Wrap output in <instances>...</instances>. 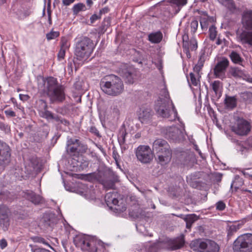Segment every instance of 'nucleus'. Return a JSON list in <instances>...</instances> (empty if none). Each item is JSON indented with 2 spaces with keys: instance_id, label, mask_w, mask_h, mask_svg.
<instances>
[{
  "instance_id": "1",
  "label": "nucleus",
  "mask_w": 252,
  "mask_h": 252,
  "mask_svg": "<svg viewBox=\"0 0 252 252\" xmlns=\"http://www.w3.org/2000/svg\"><path fill=\"white\" fill-rule=\"evenodd\" d=\"M155 110L158 115L162 118H168L170 121L179 119L177 111L164 84L161 86L159 99L156 102Z\"/></svg>"
},
{
  "instance_id": "2",
  "label": "nucleus",
  "mask_w": 252,
  "mask_h": 252,
  "mask_svg": "<svg viewBox=\"0 0 252 252\" xmlns=\"http://www.w3.org/2000/svg\"><path fill=\"white\" fill-rule=\"evenodd\" d=\"M43 92L49 97L51 103H61L65 99L64 87L57 79L49 77L43 80Z\"/></svg>"
},
{
  "instance_id": "3",
  "label": "nucleus",
  "mask_w": 252,
  "mask_h": 252,
  "mask_svg": "<svg viewBox=\"0 0 252 252\" xmlns=\"http://www.w3.org/2000/svg\"><path fill=\"white\" fill-rule=\"evenodd\" d=\"M241 23L244 29L236 32L237 40L243 45L252 46V10H245L243 11Z\"/></svg>"
},
{
  "instance_id": "4",
  "label": "nucleus",
  "mask_w": 252,
  "mask_h": 252,
  "mask_svg": "<svg viewBox=\"0 0 252 252\" xmlns=\"http://www.w3.org/2000/svg\"><path fill=\"white\" fill-rule=\"evenodd\" d=\"M102 91L105 94L116 96L121 94L124 89L123 82L118 76L111 75L102 80L100 83Z\"/></svg>"
},
{
  "instance_id": "5",
  "label": "nucleus",
  "mask_w": 252,
  "mask_h": 252,
  "mask_svg": "<svg viewBox=\"0 0 252 252\" xmlns=\"http://www.w3.org/2000/svg\"><path fill=\"white\" fill-rule=\"evenodd\" d=\"M153 150L157 154L158 162L161 165L169 162L172 157L170 147L167 141L162 139H157L153 144Z\"/></svg>"
},
{
  "instance_id": "6",
  "label": "nucleus",
  "mask_w": 252,
  "mask_h": 252,
  "mask_svg": "<svg viewBox=\"0 0 252 252\" xmlns=\"http://www.w3.org/2000/svg\"><path fill=\"white\" fill-rule=\"evenodd\" d=\"M94 45L93 41L87 37H83L77 43L75 55L77 59L82 61L88 59L93 51Z\"/></svg>"
},
{
  "instance_id": "7",
  "label": "nucleus",
  "mask_w": 252,
  "mask_h": 252,
  "mask_svg": "<svg viewBox=\"0 0 252 252\" xmlns=\"http://www.w3.org/2000/svg\"><path fill=\"white\" fill-rule=\"evenodd\" d=\"M76 247L85 252H96L99 242L94 238L87 235L76 236L73 240Z\"/></svg>"
},
{
  "instance_id": "8",
  "label": "nucleus",
  "mask_w": 252,
  "mask_h": 252,
  "mask_svg": "<svg viewBox=\"0 0 252 252\" xmlns=\"http://www.w3.org/2000/svg\"><path fill=\"white\" fill-rule=\"evenodd\" d=\"M191 249L196 252H219V246L214 241L195 240L190 244Z\"/></svg>"
},
{
  "instance_id": "9",
  "label": "nucleus",
  "mask_w": 252,
  "mask_h": 252,
  "mask_svg": "<svg viewBox=\"0 0 252 252\" xmlns=\"http://www.w3.org/2000/svg\"><path fill=\"white\" fill-rule=\"evenodd\" d=\"M233 250L234 252H252V234L239 236L233 243Z\"/></svg>"
},
{
  "instance_id": "10",
  "label": "nucleus",
  "mask_w": 252,
  "mask_h": 252,
  "mask_svg": "<svg viewBox=\"0 0 252 252\" xmlns=\"http://www.w3.org/2000/svg\"><path fill=\"white\" fill-rule=\"evenodd\" d=\"M105 200L107 205L111 209H113L117 212H123L126 209L125 201L116 191H113L106 193Z\"/></svg>"
},
{
  "instance_id": "11",
  "label": "nucleus",
  "mask_w": 252,
  "mask_h": 252,
  "mask_svg": "<svg viewBox=\"0 0 252 252\" xmlns=\"http://www.w3.org/2000/svg\"><path fill=\"white\" fill-rule=\"evenodd\" d=\"M165 137L174 142H180L185 139V129L175 126L165 128L162 131Z\"/></svg>"
},
{
  "instance_id": "12",
  "label": "nucleus",
  "mask_w": 252,
  "mask_h": 252,
  "mask_svg": "<svg viewBox=\"0 0 252 252\" xmlns=\"http://www.w3.org/2000/svg\"><path fill=\"white\" fill-rule=\"evenodd\" d=\"M185 244L184 237L181 235L174 239L166 238L159 241V245L161 249L172 251L181 249Z\"/></svg>"
},
{
  "instance_id": "13",
  "label": "nucleus",
  "mask_w": 252,
  "mask_h": 252,
  "mask_svg": "<svg viewBox=\"0 0 252 252\" xmlns=\"http://www.w3.org/2000/svg\"><path fill=\"white\" fill-rule=\"evenodd\" d=\"M137 159L143 163H150L153 158V152L149 146L140 145L135 151Z\"/></svg>"
},
{
  "instance_id": "14",
  "label": "nucleus",
  "mask_w": 252,
  "mask_h": 252,
  "mask_svg": "<svg viewBox=\"0 0 252 252\" xmlns=\"http://www.w3.org/2000/svg\"><path fill=\"white\" fill-rule=\"evenodd\" d=\"M114 174L109 169L98 171V177L99 181L105 187L111 188L114 186L115 179Z\"/></svg>"
},
{
  "instance_id": "15",
  "label": "nucleus",
  "mask_w": 252,
  "mask_h": 252,
  "mask_svg": "<svg viewBox=\"0 0 252 252\" xmlns=\"http://www.w3.org/2000/svg\"><path fill=\"white\" fill-rule=\"evenodd\" d=\"M250 124L243 119H238L236 126H233L232 130L237 134L239 135H246L251 131Z\"/></svg>"
},
{
  "instance_id": "16",
  "label": "nucleus",
  "mask_w": 252,
  "mask_h": 252,
  "mask_svg": "<svg viewBox=\"0 0 252 252\" xmlns=\"http://www.w3.org/2000/svg\"><path fill=\"white\" fill-rule=\"evenodd\" d=\"M229 65V61L225 58L218 61L214 68V74L216 78L223 79L225 77V71Z\"/></svg>"
},
{
  "instance_id": "17",
  "label": "nucleus",
  "mask_w": 252,
  "mask_h": 252,
  "mask_svg": "<svg viewBox=\"0 0 252 252\" xmlns=\"http://www.w3.org/2000/svg\"><path fill=\"white\" fill-rule=\"evenodd\" d=\"M122 73L126 83L133 84L138 78V71L135 68L129 66L123 69Z\"/></svg>"
},
{
  "instance_id": "18",
  "label": "nucleus",
  "mask_w": 252,
  "mask_h": 252,
  "mask_svg": "<svg viewBox=\"0 0 252 252\" xmlns=\"http://www.w3.org/2000/svg\"><path fill=\"white\" fill-rule=\"evenodd\" d=\"M39 102L42 107V109L39 111V115L41 117L46 119L48 121L51 120H54L56 122L60 121L59 117L57 115H55L51 111L47 110L48 106L46 101L40 100Z\"/></svg>"
},
{
  "instance_id": "19",
  "label": "nucleus",
  "mask_w": 252,
  "mask_h": 252,
  "mask_svg": "<svg viewBox=\"0 0 252 252\" xmlns=\"http://www.w3.org/2000/svg\"><path fill=\"white\" fill-rule=\"evenodd\" d=\"M9 209L6 206L0 205V225L4 231L8 229L9 225Z\"/></svg>"
},
{
  "instance_id": "20",
  "label": "nucleus",
  "mask_w": 252,
  "mask_h": 252,
  "mask_svg": "<svg viewBox=\"0 0 252 252\" xmlns=\"http://www.w3.org/2000/svg\"><path fill=\"white\" fill-rule=\"evenodd\" d=\"M188 36H183V51L187 55L188 58L190 57V51H193L197 49V41L194 39H191L188 41Z\"/></svg>"
},
{
  "instance_id": "21",
  "label": "nucleus",
  "mask_w": 252,
  "mask_h": 252,
  "mask_svg": "<svg viewBox=\"0 0 252 252\" xmlns=\"http://www.w3.org/2000/svg\"><path fill=\"white\" fill-rule=\"evenodd\" d=\"M199 21L200 26L203 31H206L209 26L213 25L215 19L209 16L206 12L201 11L200 13Z\"/></svg>"
},
{
  "instance_id": "22",
  "label": "nucleus",
  "mask_w": 252,
  "mask_h": 252,
  "mask_svg": "<svg viewBox=\"0 0 252 252\" xmlns=\"http://www.w3.org/2000/svg\"><path fill=\"white\" fill-rule=\"evenodd\" d=\"M230 73L234 77L241 78L249 82H252V78L250 77L247 71L238 67L231 68Z\"/></svg>"
},
{
  "instance_id": "23",
  "label": "nucleus",
  "mask_w": 252,
  "mask_h": 252,
  "mask_svg": "<svg viewBox=\"0 0 252 252\" xmlns=\"http://www.w3.org/2000/svg\"><path fill=\"white\" fill-rule=\"evenodd\" d=\"M24 196L28 200L31 201L35 205H38L44 202L43 198L42 196L35 194L32 191L27 190L25 192Z\"/></svg>"
},
{
  "instance_id": "24",
  "label": "nucleus",
  "mask_w": 252,
  "mask_h": 252,
  "mask_svg": "<svg viewBox=\"0 0 252 252\" xmlns=\"http://www.w3.org/2000/svg\"><path fill=\"white\" fill-rule=\"evenodd\" d=\"M138 116L139 120L143 123L151 118L152 110L149 107L142 106L138 112Z\"/></svg>"
},
{
  "instance_id": "25",
  "label": "nucleus",
  "mask_w": 252,
  "mask_h": 252,
  "mask_svg": "<svg viewBox=\"0 0 252 252\" xmlns=\"http://www.w3.org/2000/svg\"><path fill=\"white\" fill-rule=\"evenodd\" d=\"M10 157L9 147L5 143L0 140V160L3 162L8 160Z\"/></svg>"
},
{
  "instance_id": "26",
  "label": "nucleus",
  "mask_w": 252,
  "mask_h": 252,
  "mask_svg": "<svg viewBox=\"0 0 252 252\" xmlns=\"http://www.w3.org/2000/svg\"><path fill=\"white\" fill-rule=\"evenodd\" d=\"M219 2L226 7L231 13H235L239 11L233 0H219Z\"/></svg>"
},
{
  "instance_id": "27",
  "label": "nucleus",
  "mask_w": 252,
  "mask_h": 252,
  "mask_svg": "<svg viewBox=\"0 0 252 252\" xmlns=\"http://www.w3.org/2000/svg\"><path fill=\"white\" fill-rule=\"evenodd\" d=\"M211 86L212 90L215 93V97L219 99L222 94V85L220 81H214L211 84Z\"/></svg>"
},
{
  "instance_id": "28",
  "label": "nucleus",
  "mask_w": 252,
  "mask_h": 252,
  "mask_svg": "<svg viewBox=\"0 0 252 252\" xmlns=\"http://www.w3.org/2000/svg\"><path fill=\"white\" fill-rule=\"evenodd\" d=\"M42 221L45 227H52L56 222V219L52 214H45L42 219Z\"/></svg>"
},
{
  "instance_id": "29",
  "label": "nucleus",
  "mask_w": 252,
  "mask_h": 252,
  "mask_svg": "<svg viewBox=\"0 0 252 252\" xmlns=\"http://www.w3.org/2000/svg\"><path fill=\"white\" fill-rule=\"evenodd\" d=\"M159 248H161V246L159 245V241L152 245L149 244H146L139 251V252H157Z\"/></svg>"
},
{
  "instance_id": "30",
  "label": "nucleus",
  "mask_w": 252,
  "mask_h": 252,
  "mask_svg": "<svg viewBox=\"0 0 252 252\" xmlns=\"http://www.w3.org/2000/svg\"><path fill=\"white\" fill-rule=\"evenodd\" d=\"M162 34L160 31L153 32L148 35V40L152 43H158L162 39Z\"/></svg>"
},
{
  "instance_id": "31",
  "label": "nucleus",
  "mask_w": 252,
  "mask_h": 252,
  "mask_svg": "<svg viewBox=\"0 0 252 252\" xmlns=\"http://www.w3.org/2000/svg\"><path fill=\"white\" fill-rule=\"evenodd\" d=\"M224 103L227 109H233L237 105V98L235 96L226 95Z\"/></svg>"
},
{
  "instance_id": "32",
  "label": "nucleus",
  "mask_w": 252,
  "mask_h": 252,
  "mask_svg": "<svg viewBox=\"0 0 252 252\" xmlns=\"http://www.w3.org/2000/svg\"><path fill=\"white\" fill-rule=\"evenodd\" d=\"M197 216L195 214H189L186 215V217L184 218V220L186 222V227L190 229L192 224L198 220Z\"/></svg>"
},
{
  "instance_id": "33",
  "label": "nucleus",
  "mask_w": 252,
  "mask_h": 252,
  "mask_svg": "<svg viewBox=\"0 0 252 252\" xmlns=\"http://www.w3.org/2000/svg\"><path fill=\"white\" fill-rule=\"evenodd\" d=\"M72 145L81 146V148H83L84 152H85L87 149V145L81 143V142L77 139L70 138L67 140L66 143V147H69Z\"/></svg>"
},
{
  "instance_id": "34",
  "label": "nucleus",
  "mask_w": 252,
  "mask_h": 252,
  "mask_svg": "<svg viewBox=\"0 0 252 252\" xmlns=\"http://www.w3.org/2000/svg\"><path fill=\"white\" fill-rule=\"evenodd\" d=\"M129 215L135 219H142L145 217V212L141 209L138 208L129 212Z\"/></svg>"
},
{
  "instance_id": "35",
  "label": "nucleus",
  "mask_w": 252,
  "mask_h": 252,
  "mask_svg": "<svg viewBox=\"0 0 252 252\" xmlns=\"http://www.w3.org/2000/svg\"><path fill=\"white\" fill-rule=\"evenodd\" d=\"M251 148H252V138H249L245 141L244 146H239L238 150L243 154L245 151Z\"/></svg>"
},
{
  "instance_id": "36",
  "label": "nucleus",
  "mask_w": 252,
  "mask_h": 252,
  "mask_svg": "<svg viewBox=\"0 0 252 252\" xmlns=\"http://www.w3.org/2000/svg\"><path fill=\"white\" fill-rule=\"evenodd\" d=\"M190 79H188L189 83H191L194 86H197L199 82V78L201 77L200 75L197 76L196 74L190 72L189 74Z\"/></svg>"
},
{
  "instance_id": "37",
  "label": "nucleus",
  "mask_w": 252,
  "mask_h": 252,
  "mask_svg": "<svg viewBox=\"0 0 252 252\" xmlns=\"http://www.w3.org/2000/svg\"><path fill=\"white\" fill-rule=\"evenodd\" d=\"M229 57L232 62L235 63H240L243 61L240 55L235 51H232L229 55Z\"/></svg>"
},
{
  "instance_id": "38",
  "label": "nucleus",
  "mask_w": 252,
  "mask_h": 252,
  "mask_svg": "<svg viewBox=\"0 0 252 252\" xmlns=\"http://www.w3.org/2000/svg\"><path fill=\"white\" fill-rule=\"evenodd\" d=\"M240 228L239 224H232L227 229V237L230 239Z\"/></svg>"
},
{
  "instance_id": "39",
  "label": "nucleus",
  "mask_w": 252,
  "mask_h": 252,
  "mask_svg": "<svg viewBox=\"0 0 252 252\" xmlns=\"http://www.w3.org/2000/svg\"><path fill=\"white\" fill-rule=\"evenodd\" d=\"M72 9L73 14L77 15L79 12L85 11L86 10V6L83 3H78L74 4Z\"/></svg>"
},
{
  "instance_id": "40",
  "label": "nucleus",
  "mask_w": 252,
  "mask_h": 252,
  "mask_svg": "<svg viewBox=\"0 0 252 252\" xmlns=\"http://www.w3.org/2000/svg\"><path fill=\"white\" fill-rule=\"evenodd\" d=\"M89 164V162L88 160L84 159V158L81 156L78 157L77 163L76 165L79 166L82 170L87 168Z\"/></svg>"
},
{
  "instance_id": "41",
  "label": "nucleus",
  "mask_w": 252,
  "mask_h": 252,
  "mask_svg": "<svg viewBox=\"0 0 252 252\" xmlns=\"http://www.w3.org/2000/svg\"><path fill=\"white\" fill-rule=\"evenodd\" d=\"M127 134L125 129H122L120 130L119 134L118 137V142L122 147L126 142V136Z\"/></svg>"
},
{
  "instance_id": "42",
  "label": "nucleus",
  "mask_w": 252,
  "mask_h": 252,
  "mask_svg": "<svg viewBox=\"0 0 252 252\" xmlns=\"http://www.w3.org/2000/svg\"><path fill=\"white\" fill-rule=\"evenodd\" d=\"M243 184V181L242 178L238 176H236L234 180L231 184V188L234 187L235 189H239Z\"/></svg>"
},
{
  "instance_id": "43",
  "label": "nucleus",
  "mask_w": 252,
  "mask_h": 252,
  "mask_svg": "<svg viewBox=\"0 0 252 252\" xmlns=\"http://www.w3.org/2000/svg\"><path fill=\"white\" fill-rule=\"evenodd\" d=\"M81 147V146H77L76 145H72L70 147H66V151L68 153H80L84 152L83 150V148L80 149L79 148Z\"/></svg>"
},
{
  "instance_id": "44",
  "label": "nucleus",
  "mask_w": 252,
  "mask_h": 252,
  "mask_svg": "<svg viewBox=\"0 0 252 252\" xmlns=\"http://www.w3.org/2000/svg\"><path fill=\"white\" fill-rule=\"evenodd\" d=\"M209 32L210 39L212 40H214V39L216 38L217 34L216 27L214 25H211L209 28Z\"/></svg>"
},
{
  "instance_id": "45",
  "label": "nucleus",
  "mask_w": 252,
  "mask_h": 252,
  "mask_svg": "<svg viewBox=\"0 0 252 252\" xmlns=\"http://www.w3.org/2000/svg\"><path fill=\"white\" fill-rule=\"evenodd\" d=\"M119 106L120 102L118 101H114L111 106L112 112L116 115H118L119 114Z\"/></svg>"
},
{
  "instance_id": "46",
  "label": "nucleus",
  "mask_w": 252,
  "mask_h": 252,
  "mask_svg": "<svg viewBox=\"0 0 252 252\" xmlns=\"http://www.w3.org/2000/svg\"><path fill=\"white\" fill-rule=\"evenodd\" d=\"M60 35V32L57 31L52 30L50 32L46 34V38L48 40L54 39Z\"/></svg>"
},
{
  "instance_id": "47",
  "label": "nucleus",
  "mask_w": 252,
  "mask_h": 252,
  "mask_svg": "<svg viewBox=\"0 0 252 252\" xmlns=\"http://www.w3.org/2000/svg\"><path fill=\"white\" fill-rule=\"evenodd\" d=\"M170 2L176 5L179 8L185 5L187 3V0H169Z\"/></svg>"
},
{
  "instance_id": "48",
  "label": "nucleus",
  "mask_w": 252,
  "mask_h": 252,
  "mask_svg": "<svg viewBox=\"0 0 252 252\" xmlns=\"http://www.w3.org/2000/svg\"><path fill=\"white\" fill-rule=\"evenodd\" d=\"M198 22L197 20H192L190 23L191 32L192 33H194L198 28Z\"/></svg>"
},
{
  "instance_id": "49",
  "label": "nucleus",
  "mask_w": 252,
  "mask_h": 252,
  "mask_svg": "<svg viewBox=\"0 0 252 252\" xmlns=\"http://www.w3.org/2000/svg\"><path fill=\"white\" fill-rule=\"evenodd\" d=\"M216 206L217 210L220 211H222L225 208V204L222 201H218L216 203Z\"/></svg>"
},
{
  "instance_id": "50",
  "label": "nucleus",
  "mask_w": 252,
  "mask_h": 252,
  "mask_svg": "<svg viewBox=\"0 0 252 252\" xmlns=\"http://www.w3.org/2000/svg\"><path fill=\"white\" fill-rule=\"evenodd\" d=\"M66 50V49L61 48L58 54V57L59 60H61L64 58Z\"/></svg>"
},
{
  "instance_id": "51",
  "label": "nucleus",
  "mask_w": 252,
  "mask_h": 252,
  "mask_svg": "<svg viewBox=\"0 0 252 252\" xmlns=\"http://www.w3.org/2000/svg\"><path fill=\"white\" fill-rule=\"evenodd\" d=\"M32 240L34 242L42 243L45 245L47 244L45 239L40 237H34L32 238Z\"/></svg>"
},
{
  "instance_id": "52",
  "label": "nucleus",
  "mask_w": 252,
  "mask_h": 252,
  "mask_svg": "<svg viewBox=\"0 0 252 252\" xmlns=\"http://www.w3.org/2000/svg\"><path fill=\"white\" fill-rule=\"evenodd\" d=\"M205 62V56L204 54L201 55L198 60V63L196 64L200 66L203 67Z\"/></svg>"
},
{
  "instance_id": "53",
  "label": "nucleus",
  "mask_w": 252,
  "mask_h": 252,
  "mask_svg": "<svg viewBox=\"0 0 252 252\" xmlns=\"http://www.w3.org/2000/svg\"><path fill=\"white\" fill-rule=\"evenodd\" d=\"M202 68V67L196 64L193 67V73L196 74L197 76L200 75L199 74V72L201 70Z\"/></svg>"
},
{
  "instance_id": "54",
  "label": "nucleus",
  "mask_w": 252,
  "mask_h": 252,
  "mask_svg": "<svg viewBox=\"0 0 252 252\" xmlns=\"http://www.w3.org/2000/svg\"><path fill=\"white\" fill-rule=\"evenodd\" d=\"M32 252H51L49 250L41 248H36L32 249Z\"/></svg>"
},
{
  "instance_id": "55",
  "label": "nucleus",
  "mask_w": 252,
  "mask_h": 252,
  "mask_svg": "<svg viewBox=\"0 0 252 252\" xmlns=\"http://www.w3.org/2000/svg\"><path fill=\"white\" fill-rule=\"evenodd\" d=\"M90 132L94 134L97 136H100L98 130L94 126H91L90 127Z\"/></svg>"
},
{
  "instance_id": "56",
  "label": "nucleus",
  "mask_w": 252,
  "mask_h": 252,
  "mask_svg": "<svg viewBox=\"0 0 252 252\" xmlns=\"http://www.w3.org/2000/svg\"><path fill=\"white\" fill-rule=\"evenodd\" d=\"M4 113L6 116L14 117L16 116L15 113L11 110H6L4 111Z\"/></svg>"
},
{
  "instance_id": "57",
  "label": "nucleus",
  "mask_w": 252,
  "mask_h": 252,
  "mask_svg": "<svg viewBox=\"0 0 252 252\" xmlns=\"http://www.w3.org/2000/svg\"><path fill=\"white\" fill-rule=\"evenodd\" d=\"M69 46L67 41L66 39H62L61 48L67 49Z\"/></svg>"
},
{
  "instance_id": "58",
  "label": "nucleus",
  "mask_w": 252,
  "mask_h": 252,
  "mask_svg": "<svg viewBox=\"0 0 252 252\" xmlns=\"http://www.w3.org/2000/svg\"><path fill=\"white\" fill-rule=\"evenodd\" d=\"M101 18V16L99 14L97 15L96 14H93L90 18V20L92 23H94L96 20L100 19Z\"/></svg>"
},
{
  "instance_id": "59",
  "label": "nucleus",
  "mask_w": 252,
  "mask_h": 252,
  "mask_svg": "<svg viewBox=\"0 0 252 252\" xmlns=\"http://www.w3.org/2000/svg\"><path fill=\"white\" fill-rule=\"evenodd\" d=\"M75 0H63V4L64 6H68L73 3Z\"/></svg>"
},
{
  "instance_id": "60",
  "label": "nucleus",
  "mask_w": 252,
  "mask_h": 252,
  "mask_svg": "<svg viewBox=\"0 0 252 252\" xmlns=\"http://www.w3.org/2000/svg\"><path fill=\"white\" fill-rule=\"evenodd\" d=\"M112 157H113V158L115 159L117 164L118 165H119V164H118V158H119V155L117 153V152L115 151H114L113 152Z\"/></svg>"
},
{
  "instance_id": "61",
  "label": "nucleus",
  "mask_w": 252,
  "mask_h": 252,
  "mask_svg": "<svg viewBox=\"0 0 252 252\" xmlns=\"http://www.w3.org/2000/svg\"><path fill=\"white\" fill-rule=\"evenodd\" d=\"M7 245L6 241L5 239H2L0 241V246L2 249H4Z\"/></svg>"
},
{
  "instance_id": "62",
  "label": "nucleus",
  "mask_w": 252,
  "mask_h": 252,
  "mask_svg": "<svg viewBox=\"0 0 252 252\" xmlns=\"http://www.w3.org/2000/svg\"><path fill=\"white\" fill-rule=\"evenodd\" d=\"M109 11V8L107 7L102 8L99 10V15L101 16L102 14H104L108 13Z\"/></svg>"
},
{
  "instance_id": "63",
  "label": "nucleus",
  "mask_w": 252,
  "mask_h": 252,
  "mask_svg": "<svg viewBox=\"0 0 252 252\" xmlns=\"http://www.w3.org/2000/svg\"><path fill=\"white\" fill-rule=\"evenodd\" d=\"M47 13L48 16V21L50 24H52V20H51V11L50 8L47 9Z\"/></svg>"
},
{
  "instance_id": "64",
  "label": "nucleus",
  "mask_w": 252,
  "mask_h": 252,
  "mask_svg": "<svg viewBox=\"0 0 252 252\" xmlns=\"http://www.w3.org/2000/svg\"><path fill=\"white\" fill-rule=\"evenodd\" d=\"M20 98L22 100H27L29 98V96L28 95H22L20 94L19 95Z\"/></svg>"
}]
</instances>
